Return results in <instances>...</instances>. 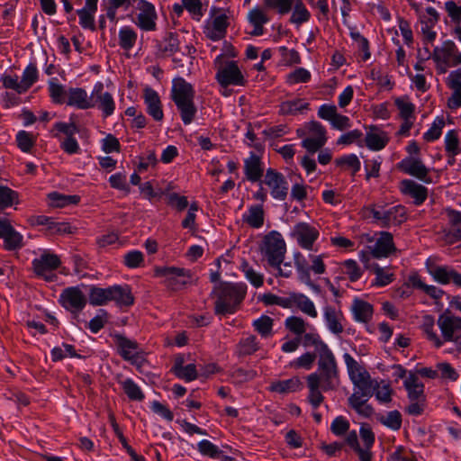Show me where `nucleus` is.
Returning a JSON list of instances; mask_svg holds the SVG:
<instances>
[{
    "mask_svg": "<svg viewBox=\"0 0 461 461\" xmlns=\"http://www.w3.org/2000/svg\"><path fill=\"white\" fill-rule=\"evenodd\" d=\"M261 185L268 187L270 195L276 200L284 201L288 195L289 185L285 176L272 167L267 169Z\"/></svg>",
    "mask_w": 461,
    "mask_h": 461,
    "instance_id": "nucleus-7",
    "label": "nucleus"
},
{
    "mask_svg": "<svg viewBox=\"0 0 461 461\" xmlns=\"http://www.w3.org/2000/svg\"><path fill=\"white\" fill-rule=\"evenodd\" d=\"M110 287H92L89 292V303L92 305H104L110 302Z\"/></svg>",
    "mask_w": 461,
    "mask_h": 461,
    "instance_id": "nucleus-47",
    "label": "nucleus"
},
{
    "mask_svg": "<svg viewBox=\"0 0 461 461\" xmlns=\"http://www.w3.org/2000/svg\"><path fill=\"white\" fill-rule=\"evenodd\" d=\"M137 33L129 26H124L119 31V45L122 49L129 50L135 45Z\"/></svg>",
    "mask_w": 461,
    "mask_h": 461,
    "instance_id": "nucleus-42",
    "label": "nucleus"
},
{
    "mask_svg": "<svg viewBox=\"0 0 461 461\" xmlns=\"http://www.w3.org/2000/svg\"><path fill=\"white\" fill-rule=\"evenodd\" d=\"M294 307H297L302 312L312 318H316L318 315L313 302L303 294H294Z\"/></svg>",
    "mask_w": 461,
    "mask_h": 461,
    "instance_id": "nucleus-39",
    "label": "nucleus"
},
{
    "mask_svg": "<svg viewBox=\"0 0 461 461\" xmlns=\"http://www.w3.org/2000/svg\"><path fill=\"white\" fill-rule=\"evenodd\" d=\"M0 228L3 229L1 238L4 239V249L5 250L14 251L23 247V235L15 230L8 220L0 218Z\"/></svg>",
    "mask_w": 461,
    "mask_h": 461,
    "instance_id": "nucleus-19",
    "label": "nucleus"
},
{
    "mask_svg": "<svg viewBox=\"0 0 461 461\" xmlns=\"http://www.w3.org/2000/svg\"><path fill=\"white\" fill-rule=\"evenodd\" d=\"M316 359L318 360L317 352H305L291 362L290 366L294 369L311 370Z\"/></svg>",
    "mask_w": 461,
    "mask_h": 461,
    "instance_id": "nucleus-44",
    "label": "nucleus"
},
{
    "mask_svg": "<svg viewBox=\"0 0 461 461\" xmlns=\"http://www.w3.org/2000/svg\"><path fill=\"white\" fill-rule=\"evenodd\" d=\"M339 370L332 353L318 358L317 369L306 376L308 401L314 409L324 401L323 393L336 391L339 386Z\"/></svg>",
    "mask_w": 461,
    "mask_h": 461,
    "instance_id": "nucleus-1",
    "label": "nucleus"
},
{
    "mask_svg": "<svg viewBox=\"0 0 461 461\" xmlns=\"http://www.w3.org/2000/svg\"><path fill=\"white\" fill-rule=\"evenodd\" d=\"M367 249L373 258H387L395 250L393 235L387 231L381 232L380 237L376 240L375 244L368 246Z\"/></svg>",
    "mask_w": 461,
    "mask_h": 461,
    "instance_id": "nucleus-21",
    "label": "nucleus"
},
{
    "mask_svg": "<svg viewBox=\"0 0 461 461\" xmlns=\"http://www.w3.org/2000/svg\"><path fill=\"white\" fill-rule=\"evenodd\" d=\"M351 310L354 315V319L359 322H368L373 315V306L369 303L363 300H354Z\"/></svg>",
    "mask_w": 461,
    "mask_h": 461,
    "instance_id": "nucleus-34",
    "label": "nucleus"
},
{
    "mask_svg": "<svg viewBox=\"0 0 461 461\" xmlns=\"http://www.w3.org/2000/svg\"><path fill=\"white\" fill-rule=\"evenodd\" d=\"M439 20V14L433 7H427L425 14H419L420 23V32L424 44L431 43L435 41L437 33L433 27Z\"/></svg>",
    "mask_w": 461,
    "mask_h": 461,
    "instance_id": "nucleus-15",
    "label": "nucleus"
},
{
    "mask_svg": "<svg viewBox=\"0 0 461 461\" xmlns=\"http://www.w3.org/2000/svg\"><path fill=\"white\" fill-rule=\"evenodd\" d=\"M447 86L452 90L447 99V106L451 110L461 107V69L450 72L447 77Z\"/></svg>",
    "mask_w": 461,
    "mask_h": 461,
    "instance_id": "nucleus-22",
    "label": "nucleus"
},
{
    "mask_svg": "<svg viewBox=\"0 0 461 461\" xmlns=\"http://www.w3.org/2000/svg\"><path fill=\"white\" fill-rule=\"evenodd\" d=\"M244 173L250 182H258L265 176L262 161L257 154L251 152L244 160Z\"/></svg>",
    "mask_w": 461,
    "mask_h": 461,
    "instance_id": "nucleus-25",
    "label": "nucleus"
},
{
    "mask_svg": "<svg viewBox=\"0 0 461 461\" xmlns=\"http://www.w3.org/2000/svg\"><path fill=\"white\" fill-rule=\"evenodd\" d=\"M323 316L327 327L333 334H340L344 330L342 321L344 320L341 311L333 306L327 305L323 308Z\"/></svg>",
    "mask_w": 461,
    "mask_h": 461,
    "instance_id": "nucleus-26",
    "label": "nucleus"
},
{
    "mask_svg": "<svg viewBox=\"0 0 461 461\" xmlns=\"http://www.w3.org/2000/svg\"><path fill=\"white\" fill-rule=\"evenodd\" d=\"M303 347H314L318 353V358L332 353L329 346L321 339L317 332H306L300 337Z\"/></svg>",
    "mask_w": 461,
    "mask_h": 461,
    "instance_id": "nucleus-28",
    "label": "nucleus"
},
{
    "mask_svg": "<svg viewBox=\"0 0 461 461\" xmlns=\"http://www.w3.org/2000/svg\"><path fill=\"white\" fill-rule=\"evenodd\" d=\"M342 273L347 275L351 282L358 280L362 276V271L357 263L353 259H348L342 263Z\"/></svg>",
    "mask_w": 461,
    "mask_h": 461,
    "instance_id": "nucleus-58",
    "label": "nucleus"
},
{
    "mask_svg": "<svg viewBox=\"0 0 461 461\" xmlns=\"http://www.w3.org/2000/svg\"><path fill=\"white\" fill-rule=\"evenodd\" d=\"M308 107L309 104L303 99H294L283 102L279 112L283 115H296L303 113Z\"/></svg>",
    "mask_w": 461,
    "mask_h": 461,
    "instance_id": "nucleus-36",
    "label": "nucleus"
},
{
    "mask_svg": "<svg viewBox=\"0 0 461 461\" xmlns=\"http://www.w3.org/2000/svg\"><path fill=\"white\" fill-rule=\"evenodd\" d=\"M38 78V70L35 65L30 64L24 69L22 77L21 83L24 87V92H26L37 80Z\"/></svg>",
    "mask_w": 461,
    "mask_h": 461,
    "instance_id": "nucleus-62",
    "label": "nucleus"
},
{
    "mask_svg": "<svg viewBox=\"0 0 461 461\" xmlns=\"http://www.w3.org/2000/svg\"><path fill=\"white\" fill-rule=\"evenodd\" d=\"M125 394L132 401H142L144 394L139 385L133 380L127 378L120 382Z\"/></svg>",
    "mask_w": 461,
    "mask_h": 461,
    "instance_id": "nucleus-49",
    "label": "nucleus"
},
{
    "mask_svg": "<svg viewBox=\"0 0 461 461\" xmlns=\"http://www.w3.org/2000/svg\"><path fill=\"white\" fill-rule=\"evenodd\" d=\"M406 219V210L402 205L386 207L384 205L383 228L396 226Z\"/></svg>",
    "mask_w": 461,
    "mask_h": 461,
    "instance_id": "nucleus-30",
    "label": "nucleus"
},
{
    "mask_svg": "<svg viewBox=\"0 0 461 461\" xmlns=\"http://www.w3.org/2000/svg\"><path fill=\"white\" fill-rule=\"evenodd\" d=\"M222 87L228 86H244L245 79L239 67L234 61H227L218 67L215 76Z\"/></svg>",
    "mask_w": 461,
    "mask_h": 461,
    "instance_id": "nucleus-10",
    "label": "nucleus"
},
{
    "mask_svg": "<svg viewBox=\"0 0 461 461\" xmlns=\"http://www.w3.org/2000/svg\"><path fill=\"white\" fill-rule=\"evenodd\" d=\"M97 4L98 0H86L84 7L77 11L82 28L95 30V14L97 11Z\"/></svg>",
    "mask_w": 461,
    "mask_h": 461,
    "instance_id": "nucleus-24",
    "label": "nucleus"
},
{
    "mask_svg": "<svg viewBox=\"0 0 461 461\" xmlns=\"http://www.w3.org/2000/svg\"><path fill=\"white\" fill-rule=\"evenodd\" d=\"M243 219L250 227L258 229L264 223V211L260 205L251 206Z\"/></svg>",
    "mask_w": 461,
    "mask_h": 461,
    "instance_id": "nucleus-41",
    "label": "nucleus"
},
{
    "mask_svg": "<svg viewBox=\"0 0 461 461\" xmlns=\"http://www.w3.org/2000/svg\"><path fill=\"white\" fill-rule=\"evenodd\" d=\"M144 102L147 105L149 114L152 116L155 121H161L164 114L158 93L151 88H146L144 90Z\"/></svg>",
    "mask_w": 461,
    "mask_h": 461,
    "instance_id": "nucleus-27",
    "label": "nucleus"
},
{
    "mask_svg": "<svg viewBox=\"0 0 461 461\" xmlns=\"http://www.w3.org/2000/svg\"><path fill=\"white\" fill-rule=\"evenodd\" d=\"M67 104L76 106L78 109L86 110L95 106L91 95L88 96L86 91L83 88H70L68 90V99Z\"/></svg>",
    "mask_w": 461,
    "mask_h": 461,
    "instance_id": "nucleus-29",
    "label": "nucleus"
},
{
    "mask_svg": "<svg viewBox=\"0 0 461 461\" xmlns=\"http://www.w3.org/2000/svg\"><path fill=\"white\" fill-rule=\"evenodd\" d=\"M267 10H276L279 14H288L293 7V0H262Z\"/></svg>",
    "mask_w": 461,
    "mask_h": 461,
    "instance_id": "nucleus-50",
    "label": "nucleus"
},
{
    "mask_svg": "<svg viewBox=\"0 0 461 461\" xmlns=\"http://www.w3.org/2000/svg\"><path fill=\"white\" fill-rule=\"evenodd\" d=\"M412 285L424 291L427 294L434 299H439L443 295V291L434 285H428L423 283L418 276H411L410 278Z\"/></svg>",
    "mask_w": 461,
    "mask_h": 461,
    "instance_id": "nucleus-57",
    "label": "nucleus"
},
{
    "mask_svg": "<svg viewBox=\"0 0 461 461\" xmlns=\"http://www.w3.org/2000/svg\"><path fill=\"white\" fill-rule=\"evenodd\" d=\"M377 420L380 423L393 430H399L402 426V415L398 411H391L380 415Z\"/></svg>",
    "mask_w": 461,
    "mask_h": 461,
    "instance_id": "nucleus-45",
    "label": "nucleus"
},
{
    "mask_svg": "<svg viewBox=\"0 0 461 461\" xmlns=\"http://www.w3.org/2000/svg\"><path fill=\"white\" fill-rule=\"evenodd\" d=\"M310 16L311 14L304 5L301 1H298L294 6L290 22L292 23L300 25L303 23H306L310 19Z\"/></svg>",
    "mask_w": 461,
    "mask_h": 461,
    "instance_id": "nucleus-56",
    "label": "nucleus"
},
{
    "mask_svg": "<svg viewBox=\"0 0 461 461\" xmlns=\"http://www.w3.org/2000/svg\"><path fill=\"white\" fill-rule=\"evenodd\" d=\"M254 329L265 338L272 334L273 320L267 315H262L260 318L253 321Z\"/></svg>",
    "mask_w": 461,
    "mask_h": 461,
    "instance_id": "nucleus-53",
    "label": "nucleus"
},
{
    "mask_svg": "<svg viewBox=\"0 0 461 461\" xmlns=\"http://www.w3.org/2000/svg\"><path fill=\"white\" fill-rule=\"evenodd\" d=\"M248 20L252 25H264L270 21L264 7L256 6L248 14Z\"/></svg>",
    "mask_w": 461,
    "mask_h": 461,
    "instance_id": "nucleus-54",
    "label": "nucleus"
},
{
    "mask_svg": "<svg viewBox=\"0 0 461 461\" xmlns=\"http://www.w3.org/2000/svg\"><path fill=\"white\" fill-rule=\"evenodd\" d=\"M285 326L297 337L302 336L307 330L309 324L301 317L290 316L285 321Z\"/></svg>",
    "mask_w": 461,
    "mask_h": 461,
    "instance_id": "nucleus-48",
    "label": "nucleus"
},
{
    "mask_svg": "<svg viewBox=\"0 0 461 461\" xmlns=\"http://www.w3.org/2000/svg\"><path fill=\"white\" fill-rule=\"evenodd\" d=\"M403 384L407 390L409 401L426 400L424 384L420 382L419 377L415 374L410 373Z\"/></svg>",
    "mask_w": 461,
    "mask_h": 461,
    "instance_id": "nucleus-31",
    "label": "nucleus"
},
{
    "mask_svg": "<svg viewBox=\"0 0 461 461\" xmlns=\"http://www.w3.org/2000/svg\"><path fill=\"white\" fill-rule=\"evenodd\" d=\"M445 149L448 157L454 158L460 154V140L456 131H449L445 136Z\"/></svg>",
    "mask_w": 461,
    "mask_h": 461,
    "instance_id": "nucleus-43",
    "label": "nucleus"
},
{
    "mask_svg": "<svg viewBox=\"0 0 461 461\" xmlns=\"http://www.w3.org/2000/svg\"><path fill=\"white\" fill-rule=\"evenodd\" d=\"M171 97L180 112L183 122L190 124L197 112L194 103V90L191 84L180 77L174 79Z\"/></svg>",
    "mask_w": 461,
    "mask_h": 461,
    "instance_id": "nucleus-3",
    "label": "nucleus"
},
{
    "mask_svg": "<svg viewBox=\"0 0 461 461\" xmlns=\"http://www.w3.org/2000/svg\"><path fill=\"white\" fill-rule=\"evenodd\" d=\"M458 53L456 44L452 41H446L433 50L432 59L440 71L445 73L447 66H455V58Z\"/></svg>",
    "mask_w": 461,
    "mask_h": 461,
    "instance_id": "nucleus-13",
    "label": "nucleus"
},
{
    "mask_svg": "<svg viewBox=\"0 0 461 461\" xmlns=\"http://www.w3.org/2000/svg\"><path fill=\"white\" fill-rule=\"evenodd\" d=\"M302 383L296 376L287 380L276 381L271 384L270 390L279 393L296 392L301 389Z\"/></svg>",
    "mask_w": 461,
    "mask_h": 461,
    "instance_id": "nucleus-38",
    "label": "nucleus"
},
{
    "mask_svg": "<svg viewBox=\"0 0 461 461\" xmlns=\"http://www.w3.org/2000/svg\"><path fill=\"white\" fill-rule=\"evenodd\" d=\"M32 264L36 276L43 277L46 281H53L55 276L48 273L57 269L61 261L58 255L44 251L39 258H34Z\"/></svg>",
    "mask_w": 461,
    "mask_h": 461,
    "instance_id": "nucleus-11",
    "label": "nucleus"
},
{
    "mask_svg": "<svg viewBox=\"0 0 461 461\" xmlns=\"http://www.w3.org/2000/svg\"><path fill=\"white\" fill-rule=\"evenodd\" d=\"M258 349L257 338L254 335L242 339L239 344L240 355H251Z\"/></svg>",
    "mask_w": 461,
    "mask_h": 461,
    "instance_id": "nucleus-61",
    "label": "nucleus"
},
{
    "mask_svg": "<svg viewBox=\"0 0 461 461\" xmlns=\"http://www.w3.org/2000/svg\"><path fill=\"white\" fill-rule=\"evenodd\" d=\"M87 299L78 286L68 287L59 296L61 305L73 314H78L86 306Z\"/></svg>",
    "mask_w": 461,
    "mask_h": 461,
    "instance_id": "nucleus-12",
    "label": "nucleus"
},
{
    "mask_svg": "<svg viewBox=\"0 0 461 461\" xmlns=\"http://www.w3.org/2000/svg\"><path fill=\"white\" fill-rule=\"evenodd\" d=\"M292 235L303 249L312 250L313 244L319 238V231L306 222H299L294 225Z\"/></svg>",
    "mask_w": 461,
    "mask_h": 461,
    "instance_id": "nucleus-17",
    "label": "nucleus"
},
{
    "mask_svg": "<svg viewBox=\"0 0 461 461\" xmlns=\"http://www.w3.org/2000/svg\"><path fill=\"white\" fill-rule=\"evenodd\" d=\"M113 340L117 347L118 353L131 364L140 366L144 362V352L140 345L122 334H114Z\"/></svg>",
    "mask_w": 461,
    "mask_h": 461,
    "instance_id": "nucleus-6",
    "label": "nucleus"
},
{
    "mask_svg": "<svg viewBox=\"0 0 461 461\" xmlns=\"http://www.w3.org/2000/svg\"><path fill=\"white\" fill-rule=\"evenodd\" d=\"M241 270L244 273L246 278L255 287H260L264 282V276L262 274L255 271L252 267L249 265L248 262L244 261L241 265Z\"/></svg>",
    "mask_w": 461,
    "mask_h": 461,
    "instance_id": "nucleus-59",
    "label": "nucleus"
},
{
    "mask_svg": "<svg viewBox=\"0 0 461 461\" xmlns=\"http://www.w3.org/2000/svg\"><path fill=\"white\" fill-rule=\"evenodd\" d=\"M49 92L54 103L63 104L67 93L62 85L57 83V79L53 78L49 83Z\"/></svg>",
    "mask_w": 461,
    "mask_h": 461,
    "instance_id": "nucleus-60",
    "label": "nucleus"
},
{
    "mask_svg": "<svg viewBox=\"0 0 461 461\" xmlns=\"http://www.w3.org/2000/svg\"><path fill=\"white\" fill-rule=\"evenodd\" d=\"M110 299L120 306H130L134 302L131 288L128 285L110 286Z\"/></svg>",
    "mask_w": 461,
    "mask_h": 461,
    "instance_id": "nucleus-32",
    "label": "nucleus"
},
{
    "mask_svg": "<svg viewBox=\"0 0 461 461\" xmlns=\"http://www.w3.org/2000/svg\"><path fill=\"white\" fill-rule=\"evenodd\" d=\"M216 293L214 311L217 315L232 314L243 301L247 294V285L243 283H221L215 286Z\"/></svg>",
    "mask_w": 461,
    "mask_h": 461,
    "instance_id": "nucleus-2",
    "label": "nucleus"
},
{
    "mask_svg": "<svg viewBox=\"0 0 461 461\" xmlns=\"http://www.w3.org/2000/svg\"><path fill=\"white\" fill-rule=\"evenodd\" d=\"M395 105L397 106L400 116L403 120H411L413 117L414 113V104H411L410 101H408L405 98H397L395 100Z\"/></svg>",
    "mask_w": 461,
    "mask_h": 461,
    "instance_id": "nucleus-63",
    "label": "nucleus"
},
{
    "mask_svg": "<svg viewBox=\"0 0 461 461\" xmlns=\"http://www.w3.org/2000/svg\"><path fill=\"white\" fill-rule=\"evenodd\" d=\"M401 191L414 199L416 205H420L428 196V189L413 180L404 179L401 182Z\"/></svg>",
    "mask_w": 461,
    "mask_h": 461,
    "instance_id": "nucleus-23",
    "label": "nucleus"
},
{
    "mask_svg": "<svg viewBox=\"0 0 461 461\" xmlns=\"http://www.w3.org/2000/svg\"><path fill=\"white\" fill-rule=\"evenodd\" d=\"M294 265L297 271L298 278L301 282L307 285H312L311 279V265L309 260L300 252L294 254Z\"/></svg>",
    "mask_w": 461,
    "mask_h": 461,
    "instance_id": "nucleus-35",
    "label": "nucleus"
},
{
    "mask_svg": "<svg viewBox=\"0 0 461 461\" xmlns=\"http://www.w3.org/2000/svg\"><path fill=\"white\" fill-rule=\"evenodd\" d=\"M362 215L366 219H372L374 222L383 227L384 205L373 204L363 208Z\"/></svg>",
    "mask_w": 461,
    "mask_h": 461,
    "instance_id": "nucleus-52",
    "label": "nucleus"
},
{
    "mask_svg": "<svg viewBox=\"0 0 461 461\" xmlns=\"http://www.w3.org/2000/svg\"><path fill=\"white\" fill-rule=\"evenodd\" d=\"M91 97L95 105H97L105 117L113 113L115 109L114 100L110 93L104 91L103 83L98 82L95 85Z\"/></svg>",
    "mask_w": 461,
    "mask_h": 461,
    "instance_id": "nucleus-18",
    "label": "nucleus"
},
{
    "mask_svg": "<svg viewBox=\"0 0 461 461\" xmlns=\"http://www.w3.org/2000/svg\"><path fill=\"white\" fill-rule=\"evenodd\" d=\"M138 14L134 21L135 24L146 32H153L157 28L158 14L153 4L147 0H138Z\"/></svg>",
    "mask_w": 461,
    "mask_h": 461,
    "instance_id": "nucleus-9",
    "label": "nucleus"
},
{
    "mask_svg": "<svg viewBox=\"0 0 461 461\" xmlns=\"http://www.w3.org/2000/svg\"><path fill=\"white\" fill-rule=\"evenodd\" d=\"M155 273L157 276L163 277L165 285L173 291L183 289L193 278L190 270L176 267H158Z\"/></svg>",
    "mask_w": 461,
    "mask_h": 461,
    "instance_id": "nucleus-5",
    "label": "nucleus"
},
{
    "mask_svg": "<svg viewBox=\"0 0 461 461\" xmlns=\"http://www.w3.org/2000/svg\"><path fill=\"white\" fill-rule=\"evenodd\" d=\"M377 386V381L373 380L371 377L367 380L355 385V390L352 394H356L359 398H370Z\"/></svg>",
    "mask_w": 461,
    "mask_h": 461,
    "instance_id": "nucleus-51",
    "label": "nucleus"
},
{
    "mask_svg": "<svg viewBox=\"0 0 461 461\" xmlns=\"http://www.w3.org/2000/svg\"><path fill=\"white\" fill-rule=\"evenodd\" d=\"M50 203L53 207H64L68 204H77L80 198L77 195H66L57 192L49 194Z\"/></svg>",
    "mask_w": 461,
    "mask_h": 461,
    "instance_id": "nucleus-46",
    "label": "nucleus"
},
{
    "mask_svg": "<svg viewBox=\"0 0 461 461\" xmlns=\"http://www.w3.org/2000/svg\"><path fill=\"white\" fill-rule=\"evenodd\" d=\"M211 12L214 17L212 22L205 25L203 32L208 39L217 41L223 39L226 35L227 28L230 24L229 17L223 13L216 14L217 9L215 7Z\"/></svg>",
    "mask_w": 461,
    "mask_h": 461,
    "instance_id": "nucleus-14",
    "label": "nucleus"
},
{
    "mask_svg": "<svg viewBox=\"0 0 461 461\" xmlns=\"http://www.w3.org/2000/svg\"><path fill=\"white\" fill-rule=\"evenodd\" d=\"M286 245L282 235L270 231L262 240L260 252L271 267H279L285 258Z\"/></svg>",
    "mask_w": 461,
    "mask_h": 461,
    "instance_id": "nucleus-4",
    "label": "nucleus"
},
{
    "mask_svg": "<svg viewBox=\"0 0 461 461\" xmlns=\"http://www.w3.org/2000/svg\"><path fill=\"white\" fill-rule=\"evenodd\" d=\"M369 398H359L356 394H352L348 398L349 406L354 409L360 416L369 418L373 412V407L367 403Z\"/></svg>",
    "mask_w": 461,
    "mask_h": 461,
    "instance_id": "nucleus-40",
    "label": "nucleus"
},
{
    "mask_svg": "<svg viewBox=\"0 0 461 461\" xmlns=\"http://www.w3.org/2000/svg\"><path fill=\"white\" fill-rule=\"evenodd\" d=\"M388 141L389 138L386 132L376 127H372L366 132V143L370 149L380 150L386 146Z\"/></svg>",
    "mask_w": 461,
    "mask_h": 461,
    "instance_id": "nucleus-33",
    "label": "nucleus"
},
{
    "mask_svg": "<svg viewBox=\"0 0 461 461\" xmlns=\"http://www.w3.org/2000/svg\"><path fill=\"white\" fill-rule=\"evenodd\" d=\"M434 317L431 315L423 316L422 321V330L424 331L426 338L429 341H430L433 346L437 348H439L443 346V340L440 336L437 334L434 330Z\"/></svg>",
    "mask_w": 461,
    "mask_h": 461,
    "instance_id": "nucleus-37",
    "label": "nucleus"
},
{
    "mask_svg": "<svg viewBox=\"0 0 461 461\" xmlns=\"http://www.w3.org/2000/svg\"><path fill=\"white\" fill-rule=\"evenodd\" d=\"M18 203V193L7 186H0V209H5Z\"/></svg>",
    "mask_w": 461,
    "mask_h": 461,
    "instance_id": "nucleus-55",
    "label": "nucleus"
},
{
    "mask_svg": "<svg viewBox=\"0 0 461 461\" xmlns=\"http://www.w3.org/2000/svg\"><path fill=\"white\" fill-rule=\"evenodd\" d=\"M388 461H418L416 456L403 447H397L389 456Z\"/></svg>",
    "mask_w": 461,
    "mask_h": 461,
    "instance_id": "nucleus-64",
    "label": "nucleus"
},
{
    "mask_svg": "<svg viewBox=\"0 0 461 461\" xmlns=\"http://www.w3.org/2000/svg\"><path fill=\"white\" fill-rule=\"evenodd\" d=\"M428 271L434 280L441 285L453 283L461 287V274L448 266L431 265L428 267Z\"/></svg>",
    "mask_w": 461,
    "mask_h": 461,
    "instance_id": "nucleus-20",
    "label": "nucleus"
},
{
    "mask_svg": "<svg viewBox=\"0 0 461 461\" xmlns=\"http://www.w3.org/2000/svg\"><path fill=\"white\" fill-rule=\"evenodd\" d=\"M398 167L404 173L415 176L426 184L433 182L429 176V168L418 158L408 157L398 164Z\"/></svg>",
    "mask_w": 461,
    "mask_h": 461,
    "instance_id": "nucleus-16",
    "label": "nucleus"
},
{
    "mask_svg": "<svg viewBox=\"0 0 461 461\" xmlns=\"http://www.w3.org/2000/svg\"><path fill=\"white\" fill-rule=\"evenodd\" d=\"M437 325L440 330L443 344L453 342L461 332V317L447 310L438 316Z\"/></svg>",
    "mask_w": 461,
    "mask_h": 461,
    "instance_id": "nucleus-8",
    "label": "nucleus"
}]
</instances>
